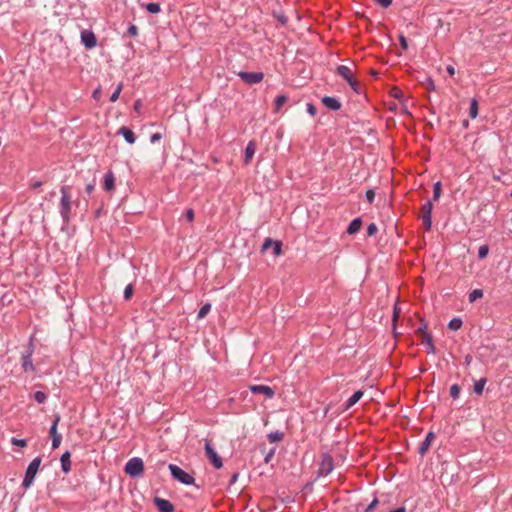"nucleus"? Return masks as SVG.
Masks as SVG:
<instances>
[{
	"label": "nucleus",
	"mask_w": 512,
	"mask_h": 512,
	"mask_svg": "<svg viewBox=\"0 0 512 512\" xmlns=\"http://www.w3.org/2000/svg\"><path fill=\"white\" fill-rule=\"evenodd\" d=\"M60 192L61 198L59 203V214L61 216L63 225H68L70 222L72 202L68 194V188L66 186H63L60 189Z\"/></svg>",
	"instance_id": "obj_1"
},
{
	"label": "nucleus",
	"mask_w": 512,
	"mask_h": 512,
	"mask_svg": "<svg viewBox=\"0 0 512 512\" xmlns=\"http://www.w3.org/2000/svg\"><path fill=\"white\" fill-rule=\"evenodd\" d=\"M41 462L42 458L40 456H37L29 463L22 481L23 488L28 489L32 486L35 477L39 471Z\"/></svg>",
	"instance_id": "obj_2"
},
{
	"label": "nucleus",
	"mask_w": 512,
	"mask_h": 512,
	"mask_svg": "<svg viewBox=\"0 0 512 512\" xmlns=\"http://www.w3.org/2000/svg\"><path fill=\"white\" fill-rule=\"evenodd\" d=\"M34 344L32 341V337L30 338V341L26 345L24 351L21 353V367L24 372H35V366L32 361V356L34 353Z\"/></svg>",
	"instance_id": "obj_3"
},
{
	"label": "nucleus",
	"mask_w": 512,
	"mask_h": 512,
	"mask_svg": "<svg viewBox=\"0 0 512 512\" xmlns=\"http://www.w3.org/2000/svg\"><path fill=\"white\" fill-rule=\"evenodd\" d=\"M124 471L132 478H138L143 474L144 462L140 457H133L124 466Z\"/></svg>",
	"instance_id": "obj_4"
},
{
	"label": "nucleus",
	"mask_w": 512,
	"mask_h": 512,
	"mask_svg": "<svg viewBox=\"0 0 512 512\" xmlns=\"http://www.w3.org/2000/svg\"><path fill=\"white\" fill-rule=\"evenodd\" d=\"M168 469L171 473V476L174 480L185 484L192 485V475L184 471L182 468L177 466L176 464H169Z\"/></svg>",
	"instance_id": "obj_5"
},
{
	"label": "nucleus",
	"mask_w": 512,
	"mask_h": 512,
	"mask_svg": "<svg viewBox=\"0 0 512 512\" xmlns=\"http://www.w3.org/2000/svg\"><path fill=\"white\" fill-rule=\"evenodd\" d=\"M205 455L215 469H220L223 466L222 458L218 455L213 448L211 441L205 439Z\"/></svg>",
	"instance_id": "obj_6"
},
{
	"label": "nucleus",
	"mask_w": 512,
	"mask_h": 512,
	"mask_svg": "<svg viewBox=\"0 0 512 512\" xmlns=\"http://www.w3.org/2000/svg\"><path fill=\"white\" fill-rule=\"evenodd\" d=\"M334 469L333 457L329 453H324L319 465L318 473L320 476L329 475Z\"/></svg>",
	"instance_id": "obj_7"
},
{
	"label": "nucleus",
	"mask_w": 512,
	"mask_h": 512,
	"mask_svg": "<svg viewBox=\"0 0 512 512\" xmlns=\"http://www.w3.org/2000/svg\"><path fill=\"white\" fill-rule=\"evenodd\" d=\"M432 210H433V205H432V202L430 200L426 201L422 205V208H421V212H422L421 219H422L423 225L425 226V228L427 230H430L431 227H432V218H431Z\"/></svg>",
	"instance_id": "obj_8"
},
{
	"label": "nucleus",
	"mask_w": 512,
	"mask_h": 512,
	"mask_svg": "<svg viewBox=\"0 0 512 512\" xmlns=\"http://www.w3.org/2000/svg\"><path fill=\"white\" fill-rule=\"evenodd\" d=\"M239 78L247 84L260 83L264 78L263 72H246L240 71L238 74Z\"/></svg>",
	"instance_id": "obj_9"
},
{
	"label": "nucleus",
	"mask_w": 512,
	"mask_h": 512,
	"mask_svg": "<svg viewBox=\"0 0 512 512\" xmlns=\"http://www.w3.org/2000/svg\"><path fill=\"white\" fill-rule=\"evenodd\" d=\"M80 39L83 46L88 50L93 49L97 45V37L91 30H82Z\"/></svg>",
	"instance_id": "obj_10"
},
{
	"label": "nucleus",
	"mask_w": 512,
	"mask_h": 512,
	"mask_svg": "<svg viewBox=\"0 0 512 512\" xmlns=\"http://www.w3.org/2000/svg\"><path fill=\"white\" fill-rule=\"evenodd\" d=\"M249 390L254 394H263L268 399H272L275 395V391L267 385H250Z\"/></svg>",
	"instance_id": "obj_11"
},
{
	"label": "nucleus",
	"mask_w": 512,
	"mask_h": 512,
	"mask_svg": "<svg viewBox=\"0 0 512 512\" xmlns=\"http://www.w3.org/2000/svg\"><path fill=\"white\" fill-rule=\"evenodd\" d=\"M153 502L159 512H173L174 511V506L169 500H166V499H163L160 497H155Z\"/></svg>",
	"instance_id": "obj_12"
},
{
	"label": "nucleus",
	"mask_w": 512,
	"mask_h": 512,
	"mask_svg": "<svg viewBox=\"0 0 512 512\" xmlns=\"http://www.w3.org/2000/svg\"><path fill=\"white\" fill-rule=\"evenodd\" d=\"M322 103L325 107L332 111H338L341 109V102L336 97L324 96L322 98Z\"/></svg>",
	"instance_id": "obj_13"
},
{
	"label": "nucleus",
	"mask_w": 512,
	"mask_h": 512,
	"mask_svg": "<svg viewBox=\"0 0 512 512\" xmlns=\"http://www.w3.org/2000/svg\"><path fill=\"white\" fill-rule=\"evenodd\" d=\"M434 438H435V434L433 432L430 431L427 433L425 439L421 442V444L419 445V448H418V453L421 456H424L426 454V452L429 450Z\"/></svg>",
	"instance_id": "obj_14"
},
{
	"label": "nucleus",
	"mask_w": 512,
	"mask_h": 512,
	"mask_svg": "<svg viewBox=\"0 0 512 512\" xmlns=\"http://www.w3.org/2000/svg\"><path fill=\"white\" fill-rule=\"evenodd\" d=\"M118 134H120L125 139V141L130 145H132L136 142L135 133L130 128H128L126 126H122L118 130Z\"/></svg>",
	"instance_id": "obj_15"
},
{
	"label": "nucleus",
	"mask_w": 512,
	"mask_h": 512,
	"mask_svg": "<svg viewBox=\"0 0 512 512\" xmlns=\"http://www.w3.org/2000/svg\"><path fill=\"white\" fill-rule=\"evenodd\" d=\"M115 187V176L114 173L109 170L104 174L103 177V188L106 191H112Z\"/></svg>",
	"instance_id": "obj_16"
},
{
	"label": "nucleus",
	"mask_w": 512,
	"mask_h": 512,
	"mask_svg": "<svg viewBox=\"0 0 512 512\" xmlns=\"http://www.w3.org/2000/svg\"><path fill=\"white\" fill-rule=\"evenodd\" d=\"M336 73L341 76L346 82L354 78L353 72L350 67L346 65H339L336 68Z\"/></svg>",
	"instance_id": "obj_17"
},
{
	"label": "nucleus",
	"mask_w": 512,
	"mask_h": 512,
	"mask_svg": "<svg viewBox=\"0 0 512 512\" xmlns=\"http://www.w3.org/2000/svg\"><path fill=\"white\" fill-rule=\"evenodd\" d=\"M71 454L70 452L67 450L65 451L62 455H61V458H60V462H61V468H62V471L67 474L70 470H71Z\"/></svg>",
	"instance_id": "obj_18"
},
{
	"label": "nucleus",
	"mask_w": 512,
	"mask_h": 512,
	"mask_svg": "<svg viewBox=\"0 0 512 512\" xmlns=\"http://www.w3.org/2000/svg\"><path fill=\"white\" fill-rule=\"evenodd\" d=\"M256 151V144L254 141L248 142L246 148H245V154H244V163L249 164L252 160L254 154Z\"/></svg>",
	"instance_id": "obj_19"
},
{
	"label": "nucleus",
	"mask_w": 512,
	"mask_h": 512,
	"mask_svg": "<svg viewBox=\"0 0 512 512\" xmlns=\"http://www.w3.org/2000/svg\"><path fill=\"white\" fill-rule=\"evenodd\" d=\"M362 390L355 391L345 402V409L348 410L353 407L363 396Z\"/></svg>",
	"instance_id": "obj_20"
},
{
	"label": "nucleus",
	"mask_w": 512,
	"mask_h": 512,
	"mask_svg": "<svg viewBox=\"0 0 512 512\" xmlns=\"http://www.w3.org/2000/svg\"><path fill=\"white\" fill-rule=\"evenodd\" d=\"M361 226H362V220L360 217H357L350 222V224L347 228V233L351 234V235L355 234L360 230Z\"/></svg>",
	"instance_id": "obj_21"
},
{
	"label": "nucleus",
	"mask_w": 512,
	"mask_h": 512,
	"mask_svg": "<svg viewBox=\"0 0 512 512\" xmlns=\"http://www.w3.org/2000/svg\"><path fill=\"white\" fill-rule=\"evenodd\" d=\"M60 419H61V417H60V415H59V414H55V415H54L53 422H52V424H51V426H50V428H49V435H50V437H51V438H52L53 436H61V434H59V433L57 432V427H58V424H59V422H60Z\"/></svg>",
	"instance_id": "obj_22"
},
{
	"label": "nucleus",
	"mask_w": 512,
	"mask_h": 512,
	"mask_svg": "<svg viewBox=\"0 0 512 512\" xmlns=\"http://www.w3.org/2000/svg\"><path fill=\"white\" fill-rule=\"evenodd\" d=\"M423 343L425 344L427 353H429V354L435 353V351H436L435 346L433 344L432 337L430 334L425 333V337H423Z\"/></svg>",
	"instance_id": "obj_23"
},
{
	"label": "nucleus",
	"mask_w": 512,
	"mask_h": 512,
	"mask_svg": "<svg viewBox=\"0 0 512 512\" xmlns=\"http://www.w3.org/2000/svg\"><path fill=\"white\" fill-rule=\"evenodd\" d=\"M463 322L459 317L452 318L448 323V328L452 331H457L461 328Z\"/></svg>",
	"instance_id": "obj_24"
},
{
	"label": "nucleus",
	"mask_w": 512,
	"mask_h": 512,
	"mask_svg": "<svg viewBox=\"0 0 512 512\" xmlns=\"http://www.w3.org/2000/svg\"><path fill=\"white\" fill-rule=\"evenodd\" d=\"M267 438L268 440L271 442V443H274V442H279V441H282L283 438H284V434L281 432V431H274V432H270L268 435H267Z\"/></svg>",
	"instance_id": "obj_25"
},
{
	"label": "nucleus",
	"mask_w": 512,
	"mask_h": 512,
	"mask_svg": "<svg viewBox=\"0 0 512 512\" xmlns=\"http://www.w3.org/2000/svg\"><path fill=\"white\" fill-rule=\"evenodd\" d=\"M487 382L486 378H481L474 383V392L478 395L482 394L485 384Z\"/></svg>",
	"instance_id": "obj_26"
},
{
	"label": "nucleus",
	"mask_w": 512,
	"mask_h": 512,
	"mask_svg": "<svg viewBox=\"0 0 512 512\" xmlns=\"http://www.w3.org/2000/svg\"><path fill=\"white\" fill-rule=\"evenodd\" d=\"M161 10L160 4L157 2H150L146 5V11L151 14H157Z\"/></svg>",
	"instance_id": "obj_27"
},
{
	"label": "nucleus",
	"mask_w": 512,
	"mask_h": 512,
	"mask_svg": "<svg viewBox=\"0 0 512 512\" xmlns=\"http://www.w3.org/2000/svg\"><path fill=\"white\" fill-rule=\"evenodd\" d=\"M478 115V103H477V100L476 99H473L470 103V107H469V116L472 118V119H475Z\"/></svg>",
	"instance_id": "obj_28"
},
{
	"label": "nucleus",
	"mask_w": 512,
	"mask_h": 512,
	"mask_svg": "<svg viewBox=\"0 0 512 512\" xmlns=\"http://www.w3.org/2000/svg\"><path fill=\"white\" fill-rule=\"evenodd\" d=\"M33 398L35 399V401L37 403L43 404L47 400V394L45 392H43V391H36L33 394Z\"/></svg>",
	"instance_id": "obj_29"
},
{
	"label": "nucleus",
	"mask_w": 512,
	"mask_h": 512,
	"mask_svg": "<svg viewBox=\"0 0 512 512\" xmlns=\"http://www.w3.org/2000/svg\"><path fill=\"white\" fill-rule=\"evenodd\" d=\"M483 296V290L481 289H474L471 291L468 295V299L470 302H475L477 299L481 298Z\"/></svg>",
	"instance_id": "obj_30"
},
{
	"label": "nucleus",
	"mask_w": 512,
	"mask_h": 512,
	"mask_svg": "<svg viewBox=\"0 0 512 512\" xmlns=\"http://www.w3.org/2000/svg\"><path fill=\"white\" fill-rule=\"evenodd\" d=\"M442 192L441 182L438 181L433 185V200L438 201Z\"/></svg>",
	"instance_id": "obj_31"
},
{
	"label": "nucleus",
	"mask_w": 512,
	"mask_h": 512,
	"mask_svg": "<svg viewBox=\"0 0 512 512\" xmlns=\"http://www.w3.org/2000/svg\"><path fill=\"white\" fill-rule=\"evenodd\" d=\"M210 309H211V304H209V303L204 304L198 311L197 317L199 319L204 318L209 313Z\"/></svg>",
	"instance_id": "obj_32"
},
{
	"label": "nucleus",
	"mask_w": 512,
	"mask_h": 512,
	"mask_svg": "<svg viewBox=\"0 0 512 512\" xmlns=\"http://www.w3.org/2000/svg\"><path fill=\"white\" fill-rule=\"evenodd\" d=\"M287 101V97L285 95H278L275 98L274 104L275 108L278 110L280 109Z\"/></svg>",
	"instance_id": "obj_33"
},
{
	"label": "nucleus",
	"mask_w": 512,
	"mask_h": 512,
	"mask_svg": "<svg viewBox=\"0 0 512 512\" xmlns=\"http://www.w3.org/2000/svg\"><path fill=\"white\" fill-rule=\"evenodd\" d=\"M273 255L274 256H279L281 255L282 253V242L279 241V240H274V243H273Z\"/></svg>",
	"instance_id": "obj_34"
},
{
	"label": "nucleus",
	"mask_w": 512,
	"mask_h": 512,
	"mask_svg": "<svg viewBox=\"0 0 512 512\" xmlns=\"http://www.w3.org/2000/svg\"><path fill=\"white\" fill-rule=\"evenodd\" d=\"M11 443H12L14 446H17V447H20V448H24V447H26V445H27V440H26V439H23V438H16V437H12V439H11Z\"/></svg>",
	"instance_id": "obj_35"
},
{
	"label": "nucleus",
	"mask_w": 512,
	"mask_h": 512,
	"mask_svg": "<svg viewBox=\"0 0 512 512\" xmlns=\"http://www.w3.org/2000/svg\"><path fill=\"white\" fill-rule=\"evenodd\" d=\"M122 87H123V84L119 83L118 86L116 87V89L114 90V92L110 95L111 102H115L116 100H118L119 95L122 91Z\"/></svg>",
	"instance_id": "obj_36"
},
{
	"label": "nucleus",
	"mask_w": 512,
	"mask_h": 512,
	"mask_svg": "<svg viewBox=\"0 0 512 512\" xmlns=\"http://www.w3.org/2000/svg\"><path fill=\"white\" fill-rule=\"evenodd\" d=\"M133 290H134V287L133 285L130 283L128 285H126L125 289H124V293H123V298L124 300H129L133 294Z\"/></svg>",
	"instance_id": "obj_37"
},
{
	"label": "nucleus",
	"mask_w": 512,
	"mask_h": 512,
	"mask_svg": "<svg viewBox=\"0 0 512 512\" xmlns=\"http://www.w3.org/2000/svg\"><path fill=\"white\" fill-rule=\"evenodd\" d=\"M350 86V88L357 94L360 93V85H359V82L355 79V78H352L351 80H349L347 82Z\"/></svg>",
	"instance_id": "obj_38"
},
{
	"label": "nucleus",
	"mask_w": 512,
	"mask_h": 512,
	"mask_svg": "<svg viewBox=\"0 0 512 512\" xmlns=\"http://www.w3.org/2000/svg\"><path fill=\"white\" fill-rule=\"evenodd\" d=\"M450 396L453 398V399H457L460 395V387L457 385V384H453L451 387H450Z\"/></svg>",
	"instance_id": "obj_39"
},
{
	"label": "nucleus",
	"mask_w": 512,
	"mask_h": 512,
	"mask_svg": "<svg viewBox=\"0 0 512 512\" xmlns=\"http://www.w3.org/2000/svg\"><path fill=\"white\" fill-rule=\"evenodd\" d=\"M488 252H489L488 246L487 245H482L478 249V257L480 259H483V258H485L488 255Z\"/></svg>",
	"instance_id": "obj_40"
},
{
	"label": "nucleus",
	"mask_w": 512,
	"mask_h": 512,
	"mask_svg": "<svg viewBox=\"0 0 512 512\" xmlns=\"http://www.w3.org/2000/svg\"><path fill=\"white\" fill-rule=\"evenodd\" d=\"M51 440H52V449H57V448H59V446L61 444L62 435L61 436H53L51 438Z\"/></svg>",
	"instance_id": "obj_41"
},
{
	"label": "nucleus",
	"mask_w": 512,
	"mask_h": 512,
	"mask_svg": "<svg viewBox=\"0 0 512 512\" xmlns=\"http://www.w3.org/2000/svg\"><path fill=\"white\" fill-rule=\"evenodd\" d=\"M275 451H276L275 448H271L268 452L265 453V455H264L265 463H269L271 461V459L273 458V456L275 454Z\"/></svg>",
	"instance_id": "obj_42"
},
{
	"label": "nucleus",
	"mask_w": 512,
	"mask_h": 512,
	"mask_svg": "<svg viewBox=\"0 0 512 512\" xmlns=\"http://www.w3.org/2000/svg\"><path fill=\"white\" fill-rule=\"evenodd\" d=\"M378 228L375 223H370L367 227L368 236H373L377 232Z\"/></svg>",
	"instance_id": "obj_43"
},
{
	"label": "nucleus",
	"mask_w": 512,
	"mask_h": 512,
	"mask_svg": "<svg viewBox=\"0 0 512 512\" xmlns=\"http://www.w3.org/2000/svg\"><path fill=\"white\" fill-rule=\"evenodd\" d=\"M365 196H366L367 201L371 204V203H373L374 198H375V191L373 189H368L366 191Z\"/></svg>",
	"instance_id": "obj_44"
},
{
	"label": "nucleus",
	"mask_w": 512,
	"mask_h": 512,
	"mask_svg": "<svg viewBox=\"0 0 512 512\" xmlns=\"http://www.w3.org/2000/svg\"><path fill=\"white\" fill-rule=\"evenodd\" d=\"M273 243H274V240L271 239V238H266L264 240V243L262 245V250L265 251L267 249H269L271 246H273Z\"/></svg>",
	"instance_id": "obj_45"
},
{
	"label": "nucleus",
	"mask_w": 512,
	"mask_h": 512,
	"mask_svg": "<svg viewBox=\"0 0 512 512\" xmlns=\"http://www.w3.org/2000/svg\"><path fill=\"white\" fill-rule=\"evenodd\" d=\"M378 503V499L374 498L372 502L365 508L364 512H371L378 505Z\"/></svg>",
	"instance_id": "obj_46"
},
{
	"label": "nucleus",
	"mask_w": 512,
	"mask_h": 512,
	"mask_svg": "<svg viewBox=\"0 0 512 512\" xmlns=\"http://www.w3.org/2000/svg\"><path fill=\"white\" fill-rule=\"evenodd\" d=\"M378 5L383 8H388L392 4V0H374Z\"/></svg>",
	"instance_id": "obj_47"
},
{
	"label": "nucleus",
	"mask_w": 512,
	"mask_h": 512,
	"mask_svg": "<svg viewBox=\"0 0 512 512\" xmlns=\"http://www.w3.org/2000/svg\"><path fill=\"white\" fill-rule=\"evenodd\" d=\"M162 138L161 133H154L150 136V143L155 144Z\"/></svg>",
	"instance_id": "obj_48"
},
{
	"label": "nucleus",
	"mask_w": 512,
	"mask_h": 512,
	"mask_svg": "<svg viewBox=\"0 0 512 512\" xmlns=\"http://www.w3.org/2000/svg\"><path fill=\"white\" fill-rule=\"evenodd\" d=\"M42 184H43L42 181L32 179L30 181L29 185H30V188L37 189V188H40L42 186Z\"/></svg>",
	"instance_id": "obj_49"
},
{
	"label": "nucleus",
	"mask_w": 512,
	"mask_h": 512,
	"mask_svg": "<svg viewBox=\"0 0 512 512\" xmlns=\"http://www.w3.org/2000/svg\"><path fill=\"white\" fill-rule=\"evenodd\" d=\"M399 41H400L401 48L406 50L408 48V42H407V39L405 38V36L404 35H400L399 36Z\"/></svg>",
	"instance_id": "obj_50"
},
{
	"label": "nucleus",
	"mask_w": 512,
	"mask_h": 512,
	"mask_svg": "<svg viewBox=\"0 0 512 512\" xmlns=\"http://www.w3.org/2000/svg\"><path fill=\"white\" fill-rule=\"evenodd\" d=\"M307 112L311 116H315L317 112L316 107L312 103H307Z\"/></svg>",
	"instance_id": "obj_51"
},
{
	"label": "nucleus",
	"mask_w": 512,
	"mask_h": 512,
	"mask_svg": "<svg viewBox=\"0 0 512 512\" xmlns=\"http://www.w3.org/2000/svg\"><path fill=\"white\" fill-rule=\"evenodd\" d=\"M128 33L132 36H136L138 33V28L135 25H130L128 28Z\"/></svg>",
	"instance_id": "obj_52"
},
{
	"label": "nucleus",
	"mask_w": 512,
	"mask_h": 512,
	"mask_svg": "<svg viewBox=\"0 0 512 512\" xmlns=\"http://www.w3.org/2000/svg\"><path fill=\"white\" fill-rule=\"evenodd\" d=\"M94 188H95V183H89L86 185L85 187V191L87 194H91L93 191H94Z\"/></svg>",
	"instance_id": "obj_53"
},
{
	"label": "nucleus",
	"mask_w": 512,
	"mask_h": 512,
	"mask_svg": "<svg viewBox=\"0 0 512 512\" xmlns=\"http://www.w3.org/2000/svg\"><path fill=\"white\" fill-rule=\"evenodd\" d=\"M426 329H427V325H426L425 323H423V324H422V325H421V326L416 330V332H417V333H421V334H423V337H425V333H427V332H426Z\"/></svg>",
	"instance_id": "obj_54"
},
{
	"label": "nucleus",
	"mask_w": 512,
	"mask_h": 512,
	"mask_svg": "<svg viewBox=\"0 0 512 512\" xmlns=\"http://www.w3.org/2000/svg\"><path fill=\"white\" fill-rule=\"evenodd\" d=\"M192 217H193V214H192V208H188L186 210V218L189 222H192Z\"/></svg>",
	"instance_id": "obj_55"
},
{
	"label": "nucleus",
	"mask_w": 512,
	"mask_h": 512,
	"mask_svg": "<svg viewBox=\"0 0 512 512\" xmlns=\"http://www.w3.org/2000/svg\"><path fill=\"white\" fill-rule=\"evenodd\" d=\"M238 479V473H233L230 479V485H233Z\"/></svg>",
	"instance_id": "obj_56"
},
{
	"label": "nucleus",
	"mask_w": 512,
	"mask_h": 512,
	"mask_svg": "<svg viewBox=\"0 0 512 512\" xmlns=\"http://www.w3.org/2000/svg\"><path fill=\"white\" fill-rule=\"evenodd\" d=\"M447 72L449 75L453 76L455 74V68L451 65L447 66Z\"/></svg>",
	"instance_id": "obj_57"
},
{
	"label": "nucleus",
	"mask_w": 512,
	"mask_h": 512,
	"mask_svg": "<svg viewBox=\"0 0 512 512\" xmlns=\"http://www.w3.org/2000/svg\"><path fill=\"white\" fill-rule=\"evenodd\" d=\"M278 20L283 24L285 25L287 23V18L284 16V15H280L278 17Z\"/></svg>",
	"instance_id": "obj_58"
},
{
	"label": "nucleus",
	"mask_w": 512,
	"mask_h": 512,
	"mask_svg": "<svg viewBox=\"0 0 512 512\" xmlns=\"http://www.w3.org/2000/svg\"><path fill=\"white\" fill-rule=\"evenodd\" d=\"M471 361H472V356L466 355L465 361H464L465 365H470Z\"/></svg>",
	"instance_id": "obj_59"
},
{
	"label": "nucleus",
	"mask_w": 512,
	"mask_h": 512,
	"mask_svg": "<svg viewBox=\"0 0 512 512\" xmlns=\"http://www.w3.org/2000/svg\"><path fill=\"white\" fill-rule=\"evenodd\" d=\"M390 512H406V508L404 506H402V507H398L396 509H393Z\"/></svg>",
	"instance_id": "obj_60"
},
{
	"label": "nucleus",
	"mask_w": 512,
	"mask_h": 512,
	"mask_svg": "<svg viewBox=\"0 0 512 512\" xmlns=\"http://www.w3.org/2000/svg\"><path fill=\"white\" fill-rule=\"evenodd\" d=\"M427 87H428L429 89H434V88H435V87H434V82H433V80H432L431 78H429V79H428Z\"/></svg>",
	"instance_id": "obj_61"
},
{
	"label": "nucleus",
	"mask_w": 512,
	"mask_h": 512,
	"mask_svg": "<svg viewBox=\"0 0 512 512\" xmlns=\"http://www.w3.org/2000/svg\"><path fill=\"white\" fill-rule=\"evenodd\" d=\"M397 315H398V310H397V307L395 306L394 307V313H393V322L394 323L396 322Z\"/></svg>",
	"instance_id": "obj_62"
},
{
	"label": "nucleus",
	"mask_w": 512,
	"mask_h": 512,
	"mask_svg": "<svg viewBox=\"0 0 512 512\" xmlns=\"http://www.w3.org/2000/svg\"><path fill=\"white\" fill-rule=\"evenodd\" d=\"M140 105H141L140 101H139V100H137V101H135V103H134V108L137 110V109L139 108V106H140Z\"/></svg>",
	"instance_id": "obj_63"
},
{
	"label": "nucleus",
	"mask_w": 512,
	"mask_h": 512,
	"mask_svg": "<svg viewBox=\"0 0 512 512\" xmlns=\"http://www.w3.org/2000/svg\"><path fill=\"white\" fill-rule=\"evenodd\" d=\"M100 215V210L96 211V216L98 217Z\"/></svg>",
	"instance_id": "obj_64"
}]
</instances>
